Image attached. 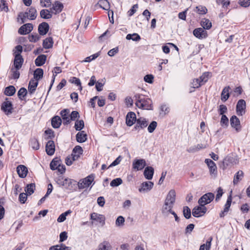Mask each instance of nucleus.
<instances>
[{
    "label": "nucleus",
    "mask_w": 250,
    "mask_h": 250,
    "mask_svg": "<svg viewBox=\"0 0 250 250\" xmlns=\"http://www.w3.org/2000/svg\"><path fill=\"white\" fill-rule=\"evenodd\" d=\"M73 152L74 153L78 154L81 155L83 153V150L81 146H77L74 148V149L73 150Z\"/></svg>",
    "instance_id": "774afa93"
},
{
    "label": "nucleus",
    "mask_w": 250,
    "mask_h": 250,
    "mask_svg": "<svg viewBox=\"0 0 250 250\" xmlns=\"http://www.w3.org/2000/svg\"><path fill=\"white\" fill-rule=\"evenodd\" d=\"M42 7H49L51 5V0H40Z\"/></svg>",
    "instance_id": "052dcab7"
},
{
    "label": "nucleus",
    "mask_w": 250,
    "mask_h": 250,
    "mask_svg": "<svg viewBox=\"0 0 250 250\" xmlns=\"http://www.w3.org/2000/svg\"><path fill=\"white\" fill-rule=\"evenodd\" d=\"M146 166V161L144 159H135L133 162V168L136 170L143 169Z\"/></svg>",
    "instance_id": "f8f14e48"
},
{
    "label": "nucleus",
    "mask_w": 250,
    "mask_h": 250,
    "mask_svg": "<svg viewBox=\"0 0 250 250\" xmlns=\"http://www.w3.org/2000/svg\"><path fill=\"white\" fill-rule=\"evenodd\" d=\"M17 171L21 178H24L27 175L28 169L24 165H19L17 167Z\"/></svg>",
    "instance_id": "5701e85b"
},
{
    "label": "nucleus",
    "mask_w": 250,
    "mask_h": 250,
    "mask_svg": "<svg viewBox=\"0 0 250 250\" xmlns=\"http://www.w3.org/2000/svg\"><path fill=\"white\" fill-rule=\"evenodd\" d=\"M196 9L197 10L196 12L199 14H205L208 11L206 7L202 5L196 6Z\"/></svg>",
    "instance_id": "5fc2aeb1"
},
{
    "label": "nucleus",
    "mask_w": 250,
    "mask_h": 250,
    "mask_svg": "<svg viewBox=\"0 0 250 250\" xmlns=\"http://www.w3.org/2000/svg\"><path fill=\"white\" fill-rule=\"evenodd\" d=\"M97 5H98L100 7L105 10H107L109 8L108 0H100Z\"/></svg>",
    "instance_id": "37998d69"
},
{
    "label": "nucleus",
    "mask_w": 250,
    "mask_h": 250,
    "mask_svg": "<svg viewBox=\"0 0 250 250\" xmlns=\"http://www.w3.org/2000/svg\"><path fill=\"white\" fill-rule=\"evenodd\" d=\"M87 140V134L84 131L79 132L76 135V140L79 143H83Z\"/></svg>",
    "instance_id": "c756f323"
},
{
    "label": "nucleus",
    "mask_w": 250,
    "mask_h": 250,
    "mask_svg": "<svg viewBox=\"0 0 250 250\" xmlns=\"http://www.w3.org/2000/svg\"><path fill=\"white\" fill-rule=\"evenodd\" d=\"M71 212L70 210H68L64 213H62L57 219L58 222H62L66 219V216Z\"/></svg>",
    "instance_id": "09e8293b"
},
{
    "label": "nucleus",
    "mask_w": 250,
    "mask_h": 250,
    "mask_svg": "<svg viewBox=\"0 0 250 250\" xmlns=\"http://www.w3.org/2000/svg\"><path fill=\"white\" fill-rule=\"evenodd\" d=\"M207 210V208L205 206L199 205L192 209V215L195 217H201L206 213Z\"/></svg>",
    "instance_id": "39448f33"
},
{
    "label": "nucleus",
    "mask_w": 250,
    "mask_h": 250,
    "mask_svg": "<svg viewBox=\"0 0 250 250\" xmlns=\"http://www.w3.org/2000/svg\"><path fill=\"white\" fill-rule=\"evenodd\" d=\"M33 28L32 24L26 23L21 26L19 29L18 32L21 35H26L30 33Z\"/></svg>",
    "instance_id": "ddd939ff"
},
{
    "label": "nucleus",
    "mask_w": 250,
    "mask_h": 250,
    "mask_svg": "<svg viewBox=\"0 0 250 250\" xmlns=\"http://www.w3.org/2000/svg\"><path fill=\"white\" fill-rule=\"evenodd\" d=\"M62 120L60 117L56 116L52 119V125L54 128H57L61 125Z\"/></svg>",
    "instance_id": "473e14b6"
},
{
    "label": "nucleus",
    "mask_w": 250,
    "mask_h": 250,
    "mask_svg": "<svg viewBox=\"0 0 250 250\" xmlns=\"http://www.w3.org/2000/svg\"><path fill=\"white\" fill-rule=\"evenodd\" d=\"M205 163L207 164L211 176L215 177L217 173V167L215 163L210 159H206Z\"/></svg>",
    "instance_id": "0eeeda50"
},
{
    "label": "nucleus",
    "mask_w": 250,
    "mask_h": 250,
    "mask_svg": "<svg viewBox=\"0 0 250 250\" xmlns=\"http://www.w3.org/2000/svg\"><path fill=\"white\" fill-rule=\"evenodd\" d=\"M176 200V192L174 189L169 191L165 202L174 205Z\"/></svg>",
    "instance_id": "a211bd4d"
},
{
    "label": "nucleus",
    "mask_w": 250,
    "mask_h": 250,
    "mask_svg": "<svg viewBox=\"0 0 250 250\" xmlns=\"http://www.w3.org/2000/svg\"><path fill=\"white\" fill-rule=\"evenodd\" d=\"M173 206L174 205L165 202L161 210L162 214L165 217H167L173 211L172 209Z\"/></svg>",
    "instance_id": "9b49d317"
},
{
    "label": "nucleus",
    "mask_w": 250,
    "mask_h": 250,
    "mask_svg": "<svg viewBox=\"0 0 250 250\" xmlns=\"http://www.w3.org/2000/svg\"><path fill=\"white\" fill-rule=\"evenodd\" d=\"M46 59V56L45 55H41L39 56L35 60V64L37 66H40L44 64Z\"/></svg>",
    "instance_id": "7c9ffc66"
},
{
    "label": "nucleus",
    "mask_w": 250,
    "mask_h": 250,
    "mask_svg": "<svg viewBox=\"0 0 250 250\" xmlns=\"http://www.w3.org/2000/svg\"><path fill=\"white\" fill-rule=\"evenodd\" d=\"M230 122L232 127L234 128L237 131L240 130V122L239 119L236 116L233 115L230 118Z\"/></svg>",
    "instance_id": "f3484780"
},
{
    "label": "nucleus",
    "mask_w": 250,
    "mask_h": 250,
    "mask_svg": "<svg viewBox=\"0 0 250 250\" xmlns=\"http://www.w3.org/2000/svg\"><path fill=\"white\" fill-rule=\"evenodd\" d=\"M148 124V121L144 117H140L137 119L136 124L134 128L136 130H140L146 128Z\"/></svg>",
    "instance_id": "6e6552de"
},
{
    "label": "nucleus",
    "mask_w": 250,
    "mask_h": 250,
    "mask_svg": "<svg viewBox=\"0 0 250 250\" xmlns=\"http://www.w3.org/2000/svg\"><path fill=\"white\" fill-rule=\"evenodd\" d=\"M238 163V160L237 157L232 155L227 156L223 161V165L225 167L231 166L237 164Z\"/></svg>",
    "instance_id": "423d86ee"
},
{
    "label": "nucleus",
    "mask_w": 250,
    "mask_h": 250,
    "mask_svg": "<svg viewBox=\"0 0 250 250\" xmlns=\"http://www.w3.org/2000/svg\"><path fill=\"white\" fill-rule=\"evenodd\" d=\"M153 79H154V77L151 74L146 75L144 77V81L148 83H153Z\"/></svg>",
    "instance_id": "0e129e2a"
},
{
    "label": "nucleus",
    "mask_w": 250,
    "mask_h": 250,
    "mask_svg": "<svg viewBox=\"0 0 250 250\" xmlns=\"http://www.w3.org/2000/svg\"><path fill=\"white\" fill-rule=\"evenodd\" d=\"M243 176V172L241 170L238 171L235 175L234 176V179H233V184L234 185L237 184L239 179H241Z\"/></svg>",
    "instance_id": "3c124183"
},
{
    "label": "nucleus",
    "mask_w": 250,
    "mask_h": 250,
    "mask_svg": "<svg viewBox=\"0 0 250 250\" xmlns=\"http://www.w3.org/2000/svg\"><path fill=\"white\" fill-rule=\"evenodd\" d=\"M229 86L225 87L222 90L221 93V100L223 101H226L229 97Z\"/></svg>",
    "instance_id": "2f4dec72"
},
{
    "label": "nucleus",
    "mask_w": 250,
    "mask_h": 250,
    "mask_svg": "<svg viewBox=\"0 0 250 250\" xmlns=\"http://www.w3.org/2000/svg\"><path fill=\"white\" fill-rule=\"evenodd\" d=\"M126 39L127 40H132L134 41H138L140 40V36L137 33H133L132 34H127L126 36Z\"/></svg>",
    "instance_id": "49530a36"
},
{
    "label": "nucleus",
    "mask_w": 250,
    "mask_h": 250,
    "mask_svg": "<svg viewBox=\"0 0 250 250\" xmlns=\"http://www.w3.org/2000/svg\"><path fill=\"white\" fill-rule=\"evenodd\" d=\"M63 8L62 4L59 1H56L53 4L52 7L50 9L51 11H55V14H57L61 12Z\"/></svg>",
    "instance_id": "c85d7f7f"
},
{
    "label": "nucleus",
    "mask_w": 250,
    "mask_h": 250,
    "mask_svg": "<svg viewBox=\"0 0 250 250\" xmlns=\"http://www.w3.org/2000/svg\"><path fill=\"white\" fill-rule=\"evenodd\" d=\"M13 51L15 56L17 55H21V53L22 51V47L20 45H17L15 47Z\"/></svg>",
    "instance_id": "e2e57ef3"
},
{
    "label": "nucleus",
    "mask_w": 250,
    "mask_h": 250,
    "mask_svg": "<svg viewBox=\"0 0 250 250\" xmlns=\"http://www.w3.org/2000/svg\"><path fill=\"white\" fill-rule=\"evenodd\" d=\"M38 85V82L37 80H35L34 79H31L30 81L28 86V91L30 95H32L33 93H34Z\"/></svg>",
    "instance_id": "b1692460"
},
{
    "label": "nucleus",
    "mask_w": 250,
    "mask_h": 250,
    "mask_svg": "<svg viewBox=\"0 0 250 250\" xmlns=\"http://www.w3.org/2000/svg\"><path fill=\"white\" fill-rule=\"evenodd\" d=\"M69 82L72 83H74L77 86H80V89L81 90L82 89V87L81 86V83L80 80L79 78L76 77H72L69 80Z\"/></svg>",
    "instance_id": "13d9d810"
},
{
    "label": "nucleus",
    "mask_w": 250,
    "mask_h": 250,
    "mask_svg": "<svg viewBox=\"0 0 250 250\" xmlns=\"http://www.w3.org/2000/svg\"><path fill=\"white\" fill-rule=\"evenodd\" d=\"M49 30V25L46 22H42L39 24L38 27V31L40 35H45Z\"/></svg>",
    "instance_id": "393cba45"
},
{
    "label": "nucleus",
    "mask_w": 250,
    "mask_h": 250,
    "mask_svg": "<svg viewBox=\"0 0 250 250\" xmlns=\"http://www.w3.org/2000/svg\"><path fill=\"white\" fill-rule=\"evenodd\" d=\"M37 17V11L35 8L31 7L29 10L24 13H20L19 15V18L21 20V23L26 21V19H28L30 20H33Z\"/></svg>",
    "instance_id": "f03ea898"
},
{
    "label": "nucleus",
    "mask_w": 250,
    "mask_h": 250,
    "mask_svg": "<svg viewBox=\"0 0 250 250\" xmlns=\"http://www.w3.org/2000/svg\"><path fill=\"white\" fill-rule=\"evenodd\" d=\"M28 92L26 88L22 87L20 89L18 92V96L19 98L22 100L23 98L27 95Z\"/></svg>",
    "instance_id": "8fccbe9b"
},
{
    "label": "nucleus",
    "mask_w": 250,
    "mask_h": 250,
    "mask_svg": "<svg viewBox=\"0 0 250 250\" xmlns=\"http://www.w3.org/2000/svg\"><path fill=\"white\" fill-rule=\"evenodd\" d=\"M35 186L34 184L28 185L25 188V191L28 195H31L34 192Z\"/></svg>",
    "instance_id": "a18cd8bd"
},
{
    "label": "nucleus",
    "mask_w": 250,
    "mask_h": 250,
    "mask_svg": "<svg viewBox=\"0 0 250 250\" xmlns=\"http://www.w3.org/2000/svg\"><path fill=\"white\" fill-rule=\"evenodd\" d=\"M136 120V116L134 112H129L127 113L126 116V124L127 126H132Z\"/></svg>",
    "instance_id": "2eb2a0df"
},
{
    "label": "nucleus",
    "mask_w": 250,
    "mask_h": 250,
    "mask_svg": "<svg viewBox=\"0 0 250 250\" xmlns=\"http://www.w3.org/2000/svg\"><path fill=\"white\" fill-rule=\"evenodd\" d=\"M57 183L62 186H65L69 185L71 182L70 179L61 177L58 178Z\"/></svg>",
    "instance_id": "ea45409f"
},
{
    "label": "nucleus",
    "mask_w": 250,
    "mask_h": 250,
    "mask_svg": "<svg viewBox=\"0 0 250 250\" xmlns=\"http://www.w3.org/2000/svg\"><path fill=\"white\" fill-rule=\"evenodd\" d=\"M27 195H28L26 193H20L19 195V201L21 204H24L26 202Z\"/></svg>",
    "instance_id": "680f3d73"
},
{
    "label": "nucleus",
    "mask_w": 250,
    "mask_h": 250,
    "mask_svg": "<svg viewBox=\"0 0 250 250\" xmlns=\"http://www.w3.org/2000/svg\"><path fill=\"white\" fill-rule=\"evenodd\" d=\"M214 198V195L212 193L208 192L203 195L198 200L199 205L204 206L210 203Z\"/></svg>",
    "instance_id": "20e7f679"
},
{
    "label": "nucleus",
    "mask_w": 250,
    "mask_h": 250,
    "mask_svg": "<svg viewBox=\"0 0 250 250\" xmlns=\"http://www.w3.org/2000/svg\"><path fill=\"white\" fill-rule=\"evenodd\" d=\"M231 202H232V197H231V195H230L228 197L227 202L225 205L224 210L223 211H222L220 213V217H223L227 214V213H228V212L229 211V208L230 207Z\"/></svg>",
    "instance_id": "412c9836"
},
{
    "label": "nucleus",
    "mask_w": 250,
    "mask_h": 250,
    "mask_svg": "<svg viewBox=\"0 0 250 250\" xmlns=\"http://www.w3.org/2000/svg\"><path fill=\"white\" fill-rule=\"evenodd\" d=\"M41 17L44 19H49L51 18L52 14L47 9H42L40 12Z\"/></svg>",
    "instance_id": "79ce46f5"
},
{
    "label": "nucleus",
    "mask_w": 250,
    "mask_h": 250,
    "mask_svg": "<svg viewBox=\"0 0 250 250\" xmlns=\"http://www.w3.org/2000/svg\"><path fill=\"white\" fill-rule=\"evenodd\" d=\"M90 218L93 221L99 222L102 226L105 223V218L103 215L94 212L91 214Z\"/></svg>",
    "instance_id": "6ab92c4d"
},
{
    "label": "nucleus",
    "mask_w": 250,
    "mask_h": 250,
    "mask_svg": "<svg viewBox=\"0 0 250 250\" xmlns=\"http://www.w3.org/2000/svg\"><path fill=\"white\" fill-rule=\"evenodd\" d=\"M61 163V160L58 158H54L50 163V167L52 170H56Z\"/></svg>",
    "instance_id": "4c0bfd02"
},
{
    "label": "nucleus",
    "mask_w": 250,
    "mask_h": 250,
    "mask_svg": "<svg viewBox=\"0 0 250 250\" xmlns=\"http://www.w3.org/2000/svg\"><path fill=\"white\" fill-rule=\"evenodd\" d=\"M157 123L156 121H152L148 126L147 130L149 133H152L156 129Z\"/></svg>",
    "instance_id": "6e6d98bb"
},
{
    "label": "nucleus",
    "mask_w": 250,
    "mask_h": 250,
    "mask_svg": "<svg viewBox=\"0 0 250 250\" xmlns=\"http://www.w3.org/2000/svg\"><path fill=\"white\" fill-rule=\"evenodd\" d=\"M154 184L150 181L145 182L141 184L139 191L140 192H145L150 191L153 188Z\"/></svg>",
    "instance_id": "4468645a"
},
{
    "label": "nucleus",
    "mask_w": 250,
    "mask_h": 250,
    "mask_svg": "<svg viewBox=\"0 0 250 250\" xmlns=\"http://www.w3.org/2000/svg\"><path fill=\"white\" fill-rule=\"evenodd\" d=\"M23 59L21 55H15L14 65L16 69H20L22 65Z\"/></svg>",
    "instance_id": "a878e982"
},
{
    "label": "nucleus",
    "mask_w": 250,
    "mask_h": 250,
    "mask_svg": "<svg viewBox=\"0 0 250 250\" xmlns=\"http://www.w3.org/2000/svg\"><path fill=\"white\" fill-rule=\"evenodd\" d=\"M45 151L48 155L51 156L54 154L55 146L54 141L49 140L47 142L45 146Z\"/></svg>",
    "instance_id": "dca6fc26"
},
{
    "label": "nucleus",
    "mask_w": 250,
    "mask_h": 250,
    "mask_svg": "<svg viewBox=\"0 0 250 250\" xmlns=\"http://www.w3.org/2000/svg\"><path fill=\"white\" fill-rule=\"evenodd\" d=\"M43 71L42 68L36 69L34 73V79L38 82L39 80L42 79L43 77Z\"/></svg>",
    "instance_id": "72a5a7b5"
},
{
    "label": "nucleus",
    "mask_w": 250,
    "mask_h": 250,
    "mask_svg": "<svg viewBox=\"0 0 250 250\" xmlns=\"http://www.w3.org/2000/svg\"><path fill=\"white\" fill-rule=\"evenodd\" d=\"M29 145L31 147L35 150H38L40 148V145L38 140L35 138L31 139Z\"/></svg>",
    "instance_id": "58836bf2"
},
{
    "label": "nucleus",
    "mask_w": 250,
    "mask_h": 250,
    "mask_svg": "<svg viewBox=\"0 0 250 250\" xmlns=\"http://www.w3.org/2000/svg\"><path fill=\"white\" fill-rule=\"evenodd\" d=\"M136 105L139 108L144 109H150L151 107L152 101L149 98H146L140 95H135Z\"/></svg>",
    "instance_id": "f257e3e1"
},
{
    "label": "nucleus",
    "mask_w": 250,
    "mask_h": 250,
    "mask_svg": "<svg viewBox=\"0 0 250 250\" xmlns=\"http://www.w3.org/2000/svg\"><path fill=\"white\" fill-rule=\"evenodd\" d=\"M61 115L62 119L63 124H68L70 123L69 110L65 109L61 111Z\"/></svg>",
    "instance_id": "4be33fe9"
},
{
    "label": "nucleus",
    "mask_w": 250,
    "mask_h": 250,
    "mask_svg": "<svg viewBox=\"0 0 250 250\" xmlns=\"http://www.w3.org/2000/svg\"><path fill=\"white\" fill-rule=\"evenodd\" d=\"M201 85H202V84L200 83V81L199 79H194L192 80V82H191V88H198Z\"/></svg>",
    "instance_id": "de8ad7c7"
},
{
    "label": "nucleus",
    "mask_w": 250,
    "mask_h": 250,
    "mask_svg": "<svg viewBox=\"0 0 250 250\" xmlns=\"http://www.w3.org/2000/svg\"><path fill=\"white\" fill-rule=\"evenodd\" d=\"M124 218L122 216H120L117 218L116 220V225L117 226H122L124 225Z\"/></svg>",
    "instance_id": "338daca9"
},
{
    "label": "nucleus",
    "mask_w": 250,
    "mask_h": 250,
    "mask_svg": "<svg viewBox=\"0 0 250 250\" xmlns=\"http://www.w3.org/2000/svg\"><path fill=\"white\" fill-rule=\"evenodd\" d=\"M53 44V39L51 37L47 38L43 41V46L45 49H49L52 47Z\"/></svg>",
    "instance_id": "f704fd0d"
},
{
    "label": "nucleus",
    "mask_w": 250,
    "mask_h": 250,
    "mask_svg": "<svg viewBox=\"0 0 250 250\" xmlns=\"http://www.w3.org/2000/svg\"><path fill=\"white\" fill-rule=\"evenodd\" d=\"M41 38L40 35L37 33H35L29 36L28 39L30 42H35L38 41Z\"/></svg>",
    "instance_id": "603ef678"
},
{
    "label": "nucleus",
    "mask_w": 250,
    "mask_h": 250,
    "mask_svg": "<svg viewBox=\"0 0 250 250\" xmlns=\"http://www.w3.org/2000/svg\"><path fill=\"white\" fill-rule=\"evenodd\" d=\"M94 180V175L93 174H90L83 178L81 179L78 182V187L80 189H83L88 188Z\"/></svg>",
    "instance_id": "7ed1b4c3"
},
{
    "label": "nucleus",
    "mask_w": 250,
    "mask_h": 250,
    "mask_svg": "<svg viewBox=\"0 0 250 250\" xmlns=\"http://www.w3.org/2000/svg\"><path fill=\"white\" fill-rule=\"evenodd\" d=\"M16 92V89L13 85L9 86L5 88L4 94L9 96L13 95Z\"/></svg>",
    "instance_id": "a19ab883"
},
{
    "label": "nucleus",
    "mask_w": 250,
    "mask_h": 250,
    "mask_svg": "<svg viewBox=\"0 0 250 250\" xmlns=\"http://www.w3.org/2000/svg\"><path fill=\"white\" fill-rule=\"evenodd\" d=\"M84 126L83 120H78L76 121L74 127L76 130L81 131Z\"/></svg>",
    "instance_id": "c03bdc74"
},
{
    "label": "nucleus",
    "mask_w": 250,
    "mask_h": 250,
    "mask_svg": "<svg viewBox=\"0 0 250 250\" xmlns=\"http://www.w3.org/2000/svg\"><path fill=\"white\" fill-rule=\"evenodd\" d=\"M122 160V157L121 156H118L115 160H114L107 168L113 167L119 165Z\"/></svg>",
    "instance_id": "69168bd1"
},
{
    "label": "nucleus",
    "mask_w": 250,
    "mask_h": 250,
    "mask_svg": "<svg viewBox=\"0 0 250 250\" xmlns=\"http://www.w3.org/2000/svg\"><path fill=\"white\" fill-rule=\"evenodd\" d=\"M1 108L6 115L11 114L13 109L12 103L6 98L5 101L2 104Z\"/></svg>",
    "instance_id": "1a4fd4ad"
},
{
    "label": "nucleus",
    "mask_w": 250,
    "mask_h": 250,
    "mask_svg": "<svg viewBox=\"0 0 250 250\" xmlns=\"http://www.w3.org/2000/svg\"><path fill=\"white\" fill-rule=\"evenodd\" d=\"M201 24L204 29L208 30L212 26L210 21L208 19L205 18L201 21Z\"/></svg>",
    "instance_id": "e433bc0d"
},
{
    "label": "nucleus",
    "mask_w": 250,
    "mask_h": 250,
    "mask_svg": "<svg viewBox=\"0 0 250 250\" xmlns=\"http://www.w3.org/2000/svg\"><path fill=\"white\" fill-rule=\"evenodd\" d=\"M193 35L199 39H204L207 37V32L203 28H196L193 31Z\"/></svg>",
    "instance_id": "aec40b11"
},
{
    "label": "nucleus",
    "mask_w": 250,
    "mask_h": 250,
    "mask_svg": "<svg viewBox=\"0 0 250 250\" xmlns=\"http://www.w3.org/2000/svg\"><path fill=\"white\" fill-rule=\"evenodd\" d=\"M123 182L122 180L120 178H116L112 180L110 182V186L112 187H117L121 184H122Z\"/></svg>",
    "instance_id": "864d4df0"
},
{
    "label": "nucleus",
    "mask_w": 250,
    "mask_h": 250,
    "mask_svg": "<svg viewBox=\"0 0 250 250\" xmlns=\"http://www.w3.org/2000/svg\"><path fill=\"white\" fill-rule=\"evenodd\" d=\"M96 250H112V248L108 241H104L98 245Z\"/></svg>",
    "instance_id": "bb28decb"
},
{
    "label": "nucleus",
    "mask_w": 250,
    "mask_h": 250,
    "mask_svg": "<svg viewBox=\"0 0 250 250\" xmlns=\"http://www.w3.org/2000/svg\"><path fill=\"white\" fill-rule=\"evenodd\" d=\"M211 77L210 73L208 72L204 73L199 78L200 83L202 85L204 84Z\"/></svg>",
    "instance_id": "c9c22d12"
},
{
    "label": "nucleus",
    "mask_w": 250,
    "mask_h": 250,
    "mask_svg": "<svg viewBox=\"0 0 250 250\" xmlns=\"http://www.w3.org/2000/svg\"><path fill=\"white\" fill-rule=\"evenodd\" d=\"M183 214L187 219H189L191 217V210L188 207H184Z\"/></svg>",
    "instance_id": "4d7b16f0"
},
{
    "label": "nucleus",
    "mask_w": 250,
    "mask_h": 250,
    "mask_svg": "<svg viewBox=\"0 0 250 250\" xmlns=\"http://www.w3.org/2000/svg\"><path fill=\"white\" fill-rule=\"evenodd\" d=\"M246 102L244 100H240L236 105V112L239 116H242L245 112Z\"/></svg>",
    "instance_id": "9d476101"
},
{
    "label": "nucleus",
    "mask_w": 250,
    "mask_h": 250,
    "mask_svg": "<svg viewBox=\"0 0 250 250\" xmlns=\"http://www.w3.org/2000/svg\"><path fill=\"white\" fill-rule=\"evenodd\" d=\"M154 174V169L151 167H146L144 175L145 178L148 180L152 179Z\"/></svg>",
    "instance_id": "cd10ccee"
},
{
    "label": "nucleus",
    "mask_w": 250,
    "mask_h": 250,
    "mask_svg": "<svg viewBox=\"0 0 250 250\" xmlns=\"http://www.w3.org/2000/svg\"><path fill=\"white\" fill-rule=\"evenodd\" d=\"M220 124L221 125L228 126L229 119L225 115H222Z\"/></svg>",
    "instance_id": "bf43d9fd"
}]
</instances>
